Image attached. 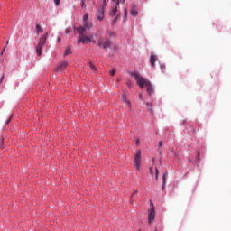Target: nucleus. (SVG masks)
I'll return each instance as SVG.
<instances>
[{
    "label": "nucleus",
    "mask_w": 231,
    "mask_h": 231,
    "mask_svg": "<svg viewBox=\"0 0 231 231\" xmlns=\"http://www.w3.org/2000/svg\"><path fill=\"white\" fill-rule=\"evenodd\" d=\"M154 217H156V211L154 210V204L152 202L150 203V208L148 210V223L151 225L152 221H154Z\"/></svg>",
    "instance_id": "20e7f679"
},
{
    "label": "nucleus",
    "mask_w": 231,
    "mask_h": 231,
    "mask_svg": "<svg viewBox=\"0 0 231 231\" xmlns=\"http://www.w3.org/2000/svg\"><path fill=\"white\" fill-rule=\"evenodd\" d=\"M80 6L81 8H86V0H81Z\"/></svg>",
    "instance_id": "393cba45"
},
{
    "label": "nucleus",
    "mask_w": 231,
    "mask_h": 231,
    "mask_svg": "<svg viewBox=\"0 0 231 231\" xmlns=\"http://www.w3.org/2000/svg\"><path fill=\"white\" fill-rule=\"evenodd\" d=\"M116 12H118V5H115L112 10L109 12V15L111 17H114V15H116Z\"/></svg>",
    "instance_id": "ddd939ff"
},
{
    "label": "nucleus",
    "mask_w": 231,
    "mask_h": 231,
    "mask_svg": "<svg viewBox=\"0 0 231 231\" xmlns=\"http://www.w3.org/2000/svg\"><path fill=\"white\" fill-rule=\"evenodd\" d=\"M73 30L75 32H77V33H79V35H84V33H86V27L83 25V26H80V27H76V26H73Z\"/></svg>",
    "instance_id": "1a4fd4ad"
},
{
    "label": "nucleus",
    "mask_w": 231,
    "mask_h": 231,
    "mask_svg": "<svg viewBox=\"0 0 231 231\" xmlns=\"http://www.w3.org/2000/svg\"><path fill=\"white\" fill-rule=\"evenodd\" d=\"M120 80H121L120 79H117V82H120Z\"/></svg>",
    "instance_id": "49530a36"
},
{
    "label": "nucleus",
    "mask_w": 231,
    "mask_h": 231,
    "mask_svg": "<svg viewBox=\"0 0 231 231\" xmlns=\"http://www.w3.org/2000/svg\"><path fill=\"white\" fill-rule=\"evenodd\" d=\"M135 143H136V145H140V139H136Z\"/></svg>",
    "instance_id": "ea45409f"
},
{
    "label": "nucleus",
    "mask_w": 231,
    "mask_h": 231,
    "mask_svg": "<svg viewBox=\"0 0 231 231\" xmlns=\"http://www.w3.org/2000/svg\"><path fill=\"white\" fill-rule=\"evenodd\" d=\"M43 46L44 43H42V42H39L38 45L36 46V53L38 57H41Z\"/></svg>",
    "instance_id": "9b49d317"
},
{
    "label": "nucleus",
    "mask_w": 231,
    "mask_h": 231,
    "mask_svg": "<svg viewBox=\"0 0 231 231\" xmlns=\"http://www.w3.org/2000/svg\"><path fill=\"white\" fill-rule=\"evenodd\" d=\"M86 44V42H93L94 44L97 43V41L93 40V35L86 36V35H79L78 38V44Z\"/></svg>",
    "instance_id": "7ed1b4c3"
},
{
    "label": "nucleus",
    "mask_w": 231,
    "mask_h": 231,
    "mask_svg": "<svg viewBox=\"0 0 231 231\" xmlns=\"http://www.w3.org/2000/svg\"><path fill=\"white\" fill-rule=\"evenodd\" d=\"M130 14H131V15H133V17H136V15H138V10H136V5H132V8L130 10Z\"/></svg>",
    "instance_id": "f8f14e48"
},
{
    "label": "nucleus",
    "mask_w": 231,
    "mask_h": 231,
    "mask_svg": "<svg viewBox=\"0 0 231 231\" xmlns=\"http://www.w3.org/2000/svg\"><path fill=\"white\" fill-rule=\"evenodd\" d=\"M35 28H36V34L39 35V33H42V32H44V30H42V27H41L40 24L36 23L35 24Z\"/></svg>",
    "instance_id": "dca6fc26"
},
{
    "label": "nucleus",
    "mask_w": 231,
    "mask_h": 231,
    "mask_svg": "<svg viewBox=\"0 0 231 231\" xmlns=\"http://www.w3.org/2000/svg\"><path fill=\"white\" fill-rule=\"evenodd\" d=\"M109 0H103V5H101V6H104L105 8L107 7V2Z\"/></svg>",
    "instance_id": "c85d7f7f"
},
{
    "label": "nucleus",
    "mask_w": 231,
    "mask_h": 231,
    "mask_svg": "<svg viewBox=\"0 0 231 231\" xmlns=\"http://www.w3.org/2000/svg\"><path fill=\"white\" fill-rule=\"evenodd\" d=\"M158 145H159V147H162V141H159Z\"/></svg>",
    "instance_id": "a19ab883"
},
{
    "label": "nucleus",
    "mask_w": 231,
    "mask_h": 231,
    "mask_svg": "<svg viewBox=\"0 0 231 231\" xmlns=\"http://www.w3.org/2000/svg\"><path fill=\"white\" fill-rule=\"evenodd\" d=\"M88 19H89V14H88V13H86L83 15V23H88Z\"/></svg>",
    "instance_id": "412c9836"
},
{
    "label": "nucleus",
    "mask_w": 231,
    "mask_h": 231,
    "mask_svg": "<svg viewBox=\"0 0 231 231\" xmlns=\"http://www.w3.org/2000/svg\"><path fill=\"white\" fill-rule=\"evenodd\" d=\"M54 4L56 6H59V5H60V0H54Z\"/></svg>",
    "instance_id": "c756f323"
},
{
    "label": "nucleus",
    "mask_w": 231,
    "mask_h": 231,
    "mask_svg": "<svg viewBox=\"0 0 231 231\" xmlns=\"http://www.w3.org/2000/svg\"><path fill=\"white\" fill-rule=\"evenodd\" d=\"M146 107H147L149 113H151V115L154 114V110L152 109V104L151 102L146 103Z\"/></svg>",
    "instance_id": "2eb2a0df"
},
{
    "label": "nucleus",
    "mask_w": 231,
    "mask_h": 231,
    "mask_svg": "<svg viewBox=\"0 0 231 231\" xmlns=\"http://www.w3.org/2000/svg\"><path fill=\"white\" fill-rule=\"evenodd\" d=\"M67 67H68V62L67 61H62L61 63H60L57 66L56 71H58L59 73H61V71H64V69H66Z\"/></svg>",
    "instance_id": "6e6552de"
},
{
    "label": "nucleus",
    "mask_w": 231,
    "mask_h": 231,
    "mask_svg": "<svg viewBox=\"0 0 231 231\" xmlns=\"http://www.w3.org/2000/svg\"><path fill=\"white\" fill-rule=\"evenodd\" d=\"M121 98H122V102H124L126 106H128L129 111H131L133 109V106L131 105V100L127 99V95L125 94V92H123L121 94Z\"/></svg>",
    "instance_id": "0eeeda50"
},
{
    "label": "nucleus",
    "mask_w": 231,
    "mask_h": 231,
    "mask_svg": "<svg viewBox=\"0 0 231 231\" xmlns=\"http://www.w3.org/2000/svg\"><path fill=\"white\" fill-rule=\"evenodd\" d=\"M41 39L43 40V42H42V44H46V41H48V32H45L44 35L41 37Z\"/></svg>",
    "instance_id": "6ab92c4d"
},
{
    "label": "nucleus",
    "mask_w": 231,
    "mask_h": 231,
    "mask_svg": "<svg viewBox=\"0 0 231 231\" xmlns=\"http://www.w3.org/2000/svg\"><path fill=\"white\" fill-rule=\"evenodd\" d=\"M83 26L86 30H91V28H93V23L91 22H83Z\"/></svg>",
    "instance_id": "4468645a"
},
{
    "label": "nucleus",
    "mask_w": 231,
    "mask_h": 231,
    "mask_svg": "<svg viewBox=\"0 0 231 231\" xmlns=\"http://www.w3.org/2000/svg\"><path fill=\"white\" fill-rule=\"evenodd\" d=\"M5 50H6V47H4V49H3L2 51H1V55H4Z\"/></svg>",
    "instance_id": "58836bf2"
},
{
    "label": "nucleus",
    "mask_w": 231,
    "mask_h": 231,
    "mask_svg": "<svg viewBox=\"0 0 231 231\" xmlns=\"http://www.w3.org/2000/svg\"><path fill=\"white\" fill-rule=\"evenodd\" d=\"M150 173L152 176H154V171H152V167H150Z\"/></svg>",
    "instance_id": "f704fd0d"
},
{
    "label": "nucleus",
    "mask_w": 231,
    "mask_h": 231,
    "mask_svg": "<svg viewBox=\"0 0 231 231\" xmlns=\"http://www.w3.org/2000/svg\"><path fill=\"white\" fill-rule=\"evenodd\" d=\"M139 99L143 100V95L142 93L139 94Z\"/></svg>",
    "instance_id": "e433bc0d"
},
{
    "label": "nucleus",
    "mask_w": 231,
    "mask_h": 231,
    "mask_svg": "<svg viewBox=\"0 0 231 231\" xmlns=\"http://www.w3.org/2000/svg\"><path fill=\"white\" fill-rule=\"evenodd\" d=\"M71 33V30L69 28L65 29V35H69Z\"/></svg>",
    "instance_id": "a878e982"
},
{
    "label": "nucleus",
    "mask_w": 231,
    "mask_h": 231,
    "mask_svg": "<svg viewBox=\"0 0 231 231\" xmlns=\"http://www.w3.org/2000/svg\"><path fill=\"white\" fill-rule=\"evenodd\" d=\"M68 55H71V48L68 47L64 51V57H68Z\"/></svg>",
    "instance_id": "aec40b11"
},
{
    "label": "nucleus",
    "mask_w": 231,
    "mask_h": 231,
    "mask_svg": "<svg viewBox=\"0 0 231 231\" xmlns=\"http://www.w3.org/2000/svg\"><path fill=\"white\" fill-rule=\"evenodd\" d=\"M98 46L99 48H103V50H107L110 48L112 51H116L118 50L116 45H114L113 47L111 46V41H109V39H100L98 42Z\"/></svg>",
    "instance_id": "f03ea898"
},
{
    "label": "nucleus",
    "mask_w": 231,
    "mask_h": 231,
    "mask_svg": "<svg viewBox=\"0 0 231 231\" xmlns=\"http://www.w3.org/2000/svg\"><path fill=\"white\" fill-rule=\"evenodd\" d=\"M136 194H138V190L133 192V194L131 195V199H133V198H136Z\"/></svg>",
    "instance_id": "cd10ccee"
},
{
    "label": "nucleus",
    "mask_w": 231,
    "mask_h": 231,
    "mask_svg": "<svg viewBox=\"0 0 231 231\" xmlns=\"http://www.w3.org/2000/svg\"><path fill=\"white\" fill-rule=\"evenodd\" d=\"M12 121V116L8 118V120L5 122V125H8L10 122Z\"/></svg>",
    "instance_id": "2f4dec72"
},
{
    "label": "nucleus",
    "mask_w": 231,
    "mask_h": 231,
    "mask_svg": "<svg viewBox=\"0 0 231 231\" xmlns=\"http://www.w3.org/2000/svg\"><path fill=\"white\" fill-rule=\"evenodd\" d=\"M157 60H158V56H156L154 54H151L150 64H151L152 68H154L156 66Z\"/></svg>",
    "instance_id": "9d476101"
},
{
    "label": "nucleus",
    "mask_w": 231,
    "mask_h": 231,
    "mask_svg": "<svg viewBox=\"0 0 231 231\" xmlns=\"http://www.w3.org/2000/svg\"><path fill=\"white\" fill-rule=\"evenodd\" d=\"M113 1V3H116L118 0H112Z\"/></svg>",
    "instance_id": "37998d69"
},
{
    "label": "nucleus",
    "mask_w": 231,
    "mask_h": 231,
    "mask_svg": "<svg viewBox=\"0 0 231 231\" xmlns=\"http://www.w3.org/2000/svg\"><path fill=\"white\" fill-rule=\"evenodd\" d=\"M120 3H122V5H124V3H125V0H117L116 3V6H119Z\"/></svg>",
    "instance_id": "b1692460"
},
{
    "label": "nucleus",
    "mask_w": 231,
    "mask_h": 231,
    "mask_svg": "<svg viewBox=\"0 0 231 231\" xmlns=\"http://www.w3.org/2000/svg\"><path fill=\"white\" fill-rule=\"evenodd\" d=\"M88 67L92 69V71H97V67H95L92 62L88 63Z\"/></svg>",
    "instance_id": "4be33fe9"
},
{
    "label": "nucleus",
    "mask_w": 231,
    "mask_h": 231,
    "mask_svg": "<svg viewBox=\"0 0 231 231\" xmlns=\"http://www.w3.org/2000/svg\"><path fill=\"white\" fill-rule=\"evenodd\" d=\"M155 231H158V229H155Z\"/></svg>",
    "instance_id": "de8ad7c7"
},
{
    "label": "nucleus",
    "mask_w": 231,
    "mask_h": 231,
    "mask_svg": "<svg viewBox=\"0 0 231 231\" xmlns=\"http://www.w3.org/2000/svg\"><path fill=\"white\" fill-rule=\"evenodd\" d=\"M131 77H133V79H134V80H136L137 84L139 85V88H141V89H143V88H147V93L149 95H152L154 93V87H152V84L151 83V81L142 76H140V74L136 71H132L130 72Z\"/></svg>",
    "instance_id": "f257e3e1"
},
{
    "label": "nucleus",
    "mask_w": 231,
    "mask_h": 231,
    "mask_svg": "<svg viewBox=\"0 0 231 231\" xmlns=\"http://www.w3.org/2000/svg\"><path fill=\"white\" fill-rule=\"evenodd\" d=\"M167 171H165L163 174H162V190L165 189V183H166V181H165V180H166V178H167Z\"/></svg>",
    "instance_id": "f3484780"
},
{
    "label": "nucleus",
    "mask_w": 231,
    "mask_h": 231,
    "mask_svg": "<svg viewBox=\"0 0 231 231\" xmlns=\"http://www.w3.org/2000/svg\"><path fill=\"white\" fill-rule=\"evenodd\" d=\"M105 6H100V8L97 10V21H99V23H102V21H104V17H105V14H104V10H105Z\"/></svg>",
    "instance_id": "423d86ee"
},
{
    "label": "nucleus",
    "mask_w": 231,
    "mask_h": 231,
    "mask_svg": "<svg viewBox=\"0 0 231 231\" xmlns=\"http://www.w3.org/2000/svg\"><path fill=\"white\" fill-rule=\"evenodd\" d=\"M142 163V151L138 150L134 155V166L136 171H140V165Z\"/></svg>",
    "instance_id": "39448f33"
},
{
    "label": "nucleus",
    "mask_w": 231,
    "mask_h": 231,
    "mask_svg": "<svg viewBox=\"0 0 231 231\" xmlns=\"http://www.w3.org/2000/svg\"><path fill=\"white\" fill-rule=\"evenodd\" d=\"M182 125H185V121L182 122Z\"/></svg>",
    "instance_id": "a18cd8bd"
},
{
    "label": "nucleus",
    "mask_w": 231,
    "mask_h": 231,
    "mask_svg": "<svg viewBox=\"0 0 231 231\" xmlns=\"http://www.w3.org/2000/svg\"><path fill=\"white\" fill-rule=\"evenodd\" d=\"M125 19H127V9H125Z\"/></svg>",
    "instance_id": "4c0bfd02"
},
{
    "label": "nucleus",
    "mask_w": 231,
    "mask_h": 231,
    "mask_svg": "<svg viewBox=\"0 0 231 231\" xmlns=\"http://www.w3.org/2000/svg\"><path fill=\"white\" fill-rule=\"evenodd\" d=\"M115 73H116V69H112V70L109 71V74L112 75V76H114Z\"/></svg>",
    "instance_id": "7c9ffc66"
},
{
    "label": "nucleus",
    "mask_w": 231,
    "mask_h": 231,
    "mask_svg": "<svg viewBox=\"0 0 231 231\" xmlns=\"http://www.w3.org/2000/svg\"><path fill=\"white\" fill-rule=\"evenodd\" d=\"M167 171H165L163 174H162V190L165 189V183H166V181H165V180H166V178H167Z\"/></svg>",
    "instance_id": "a211bd4d"
},
{
    "label": "nucleus",
    "mask_w": 231,
    "mask_h": 231,
    "mask_svg": "<svg viewBox=\"0 0 231 231\" xmlns=\"http://www.w3.org/2000/svg\"><path fill=\"white\" fill-rule=\"evenodd\" d=\"M8 44H9V42L7 41V42H6V46H8Z\"/></svg>",
    "instance_id": "c03bdc74"
},
{
    "label": "nucleus",
    "mask_w": 231,
    "mask_h": 231,
    "mask_svg": "<svg viewBox=\"0 0 231 231\" xmlns=\"http://www.w3.org/2000/svg\"><path fill=\"white\" fill-rule=\"evenodd\" d=\"M60 41H61V38L59 37V38H58V42H60Z\"/></svg>",
    "instance_id": "79ce46f5"
},
{
    "label": "nucleus",
    "mask_w": 231,
    "mask_h": 231,
    "mask_svg": "<svg viewBox=\"0 0 231 231\" xmlns=\"http://www.w3.org/2000/svg\"><path fill=\"white\" fill-rule=\"evenodd\" d=\"M118 17H120V14H117L116 17L114 19L113 24H115V23H116V21H118Z\"/></svg>",
    "instance_id": "473e14b6"
},
{
    "label": "nucleus",
    "mask_w": 231,
    "mask_h": 231,
    "mask_svg": "<svg viewBox=\"0 0 231 231\" xmlns=\"http://www.w3.org/2000/svg\"><path fill=\"white\" fill-rule=\"evenodd\" d=\"M158 168H155V180H158Z\"/></svg>",
    "instance_id": "72a5a7b5"
},
{
    "label": "nucleus",
    "mask_w": 231,
    "mask_h": 231,
    "mask_svg": "<svg viewBox=\"0 0 231 231\" xmlns=\"http://www.w3.org/2000/svg\"><path fill=\"white\" fill-rule=\"evenodd\" d=\"M126 86L129 88V89H131V88H133V81L127 80L126 81Z\"/></svg>",
    "instance_id": "5701e85b"
},
{
    "label": "nucleus",
    "mask_w": 231,
    "mask_h": 231,
    "mask_svg": "<svg viewBox=\"0 0 231 231\" xmlns=\"http://www.w3.org/2000/svg\"><path fill=\"white\" fill-rule=\"evenodd\" d=\"M3 80H5V75H3L0 79V84H3Z\"/></svg>",
    "instance_id": "c9c22d12"
},
{
    "label": "nucleus",
    "mask_w": 231,
    "mask_h": 231,
    "mask_svg": "<svg viewBox=\"0 0 231 231\" xmlns=\"http://www.w3.org/2000/svg\"><path fill=\"white\" fill-rule=\"evenodd\" d=\"M160 69H162V71H165V64L161 63L160 64Z\"/></svg>",
    "instance_id": "bb28decb"
}]
</instances>
